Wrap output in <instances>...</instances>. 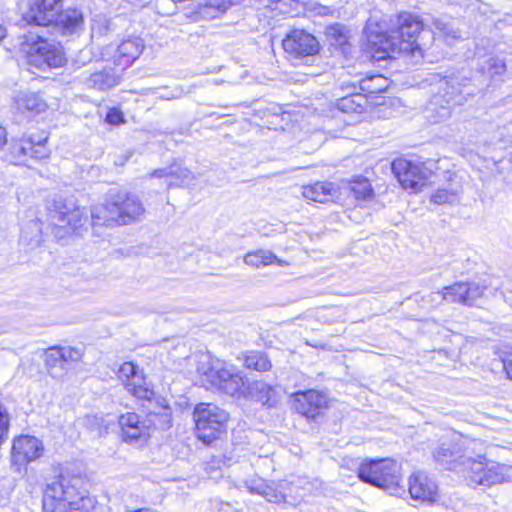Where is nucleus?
Listing matches in <instances>:
<instances>
[{
	"instance_id": "1",
	"label": "nucleus",
	"mask_w": 512,
	"mask_h": 512,
	"mask_svg": "<svg viewBox=\"0 0 512 512\" xmlns=\"http://www.w3.org/2000/svg\"><path fill=\"white\" fill-rule=\"evenodd\" d=\"M81 479L61 478L47 485L43 495L45 512H90L96 505L94 497L80 490Z\"/></svg>"
},
{
	"instance_id": "2",
	"label": "nucleus",
	"mask_w": 512,
	"mask_h": 512,
	"mask_svg": "<svg viewBox=\"0 0 512 512\" xmlns=\"http://www.w3.org/2000/svg\"><path fill=\"white\" fill-rule=\"evenodd\" d=\"M145 212L140 199L126 192H110L106 204L91 210L94 225H127L138 220Z\"/></svg>"
},
{
	"instance_id": "3",
	"label": "nucleus",
	"mask_w": 512,
	"mask_h": 512,
	"mask_svg": "<svg viewBox=\"0 0 512 512\" xmlns=\"http://www.w3.org/2000/svg\"><path fill=\"white\" fill-rule=\"evenodd\" d=\"M461 464L465 467L460 471L470 485L490 487L512 479L511 466L487 460L484 456L464 458Z\"/></svg>"
},
{
	"instance_id": "4",
	"label": "nucleus",
	"mask_w": 512,
	"mask_h": 512,
	"mask_svg": "<svg viewBox=\"0 0 512 512\" xmlns=\"http://www.w3.org/2000/svg\"><path fill=\"white\" fill-rule=\"evenodd\" d=\"M361 481L397 494L401 490L402 477L400 467L391 459L369 460L361 463L358 468Z\"/></svg>"
},
{
	"instance_id": "5",
	"label": "nucleus",
	"mask_w": 512,
	"mask_h": 512,
	"mask_svg": "<svg viewBox=\"0 0 512 512\" xmlns=\"http://www.w3.org/2000/svg\"><path fill=\"white\" fill-rule=\"evenodd\" d=\"M83 212L72 200L57 197L48 207L46 230L58 240L65 238L81 225Z\"/></svg>"
},
{
	"instance_id": "6",
	"label": "nucleus",
	"mask_w": 512,
	"mask_h": 512,
	"mask_svg": "<svg viewBox=\"0 0 512 512\" xmlns=\"http://www.w3.org/2000/svg\"><path fill=\"white\" fill-rule=\"evenodd\" d=\"M193 417L198 438L207 444L220 437L228 421V414L212 403L196 405Z\"/></svg>"
},
{
	"instance_id": "7",
	"label": "nucleus",
	"mask_w": 512,
	"mask_h": 512,
	"mask_svg": "<svg viewBox=\"0 0 512 512\" xmlns=\"http://www.w3.org/2000/svg\"><path fill=\"white\" fill-rule=\"evenodd\" d=\"M474 95L470 80L461 76H451L438 80V92L433 96L432 103L439 105L448 114V109L455 105H463L469 96Z\"/></svg>"
},
{
	"instance_id": "8",
	"label": "nucleus",
	"mask_w": 512,
	"mask_h": 512,
	"mask_svg": "<svg viewBox=\"0 0 512 512\" xmlns=\"http://www.w3.org/2000/svg\"><path fill=\"white\" fill-rule=\"evenodd\" d=\"M485 290H487L486 286H481L476 282H458L445 287L442 291L432 292L429 297L432 301L457 302L472 306L484 295Z\"/></svg>"
},
{
	"instance_id": "9",
	"label": "nucleus",
	"mask_w": 512,
	"mask_h": 512,
	"mask_svg": "<svg viewBox=\"0 0 512 512\" xmlns=\"http://www.w3.org/2000/svg\"><path fill=\"white\" fill-rule=\"evenodd\" d=\"M395 177L404 189L418 192L426 185L430 171L409 160L398 158L391 164Z\"/></svg>"
},
{
	"instance_id": "10",
	"label": "nucleus",
	"mask_w": 512,
	"mask_h": 512,
	"mask_svg": "<svg viewBox=\"0 0 512 512\" xmlns=\"http://www.w3.org/2000/svg\"><path fill=\"white\" fill-rule=\"evenodd\" d=\"M397 28L393 29L397 39L402 44L404 52L415 56L420 53V47L417 43V36L423 28L420 18L411 13H401L397 17Z\"/></svg>"
},
{
	"instance_id": "11",
	"label": "nucleus",
	"mask_w": 512,
	"mask_h": 512,
	"mask_svg": "<svg viewBox=\"0 0 512 512\" xmlns=\"http://www.w3.org/2000/svg\"><path fill=\"white\" fill-rule=\"evenodd\" d=\"M31 62L41 66L47 65L50 68L61 67L66 62V57L60 44L48 41L41 36L32 42L29 49Z\"/></svg>"
},
{
	"instance_id": "12",
	"label": "nucleus",
	"mask_w": 512,
	"mask_h": 512,
	"mask_svg": "<svg viewBox=\"0 0 512 512\" xmlns=\"http://www.w3.org/2000/svg\"><path fill=\"white\" fill-rule=\"evenodd\" d=\"M284 51L293 59L315 55L319 52V42L310 33L294 29L282 41Z\"/></svg>"
},
{
	"instance_id": "13",
	"label": "nucleus",
	"mask_w": 512,
	"mask_h": 512,
	"mask_svg": "<svg viewBox=\"0 0 512 512\" xmlns=\"http://www.w3.org/2000/svg\"><path fill=\"white\" fill-rule=\"evenodd\" d=\"M47 136L34 135L24 136L14 141L10 147L11 154L19 164L31 159H44L49 155V150L46 147Z\"/></svg>"
},
{
	"instance_id": "14",
	"label": "nucleus",
	"mask_w": 512,
	"mask_h": 512,
	"mask_svg": "<svg viewBox=\"0 0 512 512\" xmlns=\"http://www.w3.org/2000/svg\"><path fill=\"white\" fill-rule=\"evenodd\" d=\"M121 436L124 442L129 444L143 445L150 437V423L147 418H141L134 412L122 414L119 417Z\"/></svg>"
},
{
	"instance_id": "15",
	"label": "nucleus",
	"mask_w": 512,
	"mask_h": 512,
	"mask_svg": "<svg viewBox=\"0 0 512 512\" xmlns=\"http://www.w3.org/2000/svg\"><path fill=\"white\" fill-rule=\"evenodd\" d=\"M61 7L62 0H29L23 19L28 24L49 27L55 22Z\"/></svg>"
},
{
	"instance_id": "16",
	"label": "nucleus",
	"mask_w": 512,
	"mask_h": 512,
	"mask_svg": "<svg viewBox=\"0 0 512 512\" xmlns=\"http://www.w3.org/2000/svg\"><path fill=\"white\" fill-rule=\"evenodd\" d=\"M118 377L127 391L135 397L146 400H150L153 397V390L146 385L141 371L134 363H123L118 370Z\"/></svg>"
},
{
	"instance_id": "17",
	"label": "nucleus",
	"mask_w": 512,
	"mask_h": 512,
	"mask_svg": "<svg viewBox=\"0 0 512 512\" xmlns=\"http://www.w3.org/2000/svg\"><path fill=\"white\" fill-rule=\"evenodd\" d=\"M368 42L376 60L395 58L396 55L406 54L393 29L390 33H371L368 36Z\"/></svg>"
},
{
	"instance_id": "18",
	"label": "nucleus",
	"mask_w": 512,
	"mask_h": 512,
	"mask_svg": "<svg viewBox=\"0 0 512 512\" xmlns=\"http://www.w3.org/2000/svg\"><path fill=\"white\" fill-rule=\"evenodd\" d=\"M43 451V444L38 438L21 435L13 440L12 461L18 465H25L38 459Z\"/></svg>"
},
{
	"instance_id": "19",
	"label": "nucleus",
	"mask_w": 512,
	"mask_h": 512,
	"mask_svg": "<svg viewBox=\"0 0 512 512\" xmlns=\"http://www.w3.org/2000/svg\"><path fill=\"white\" fill-rule=\"evenodd\" d=\"M328 397L316 390L299 391L294 394L295 410L307 418L314 419L327 406Z\"/></svg>"
},
{
	"instance_id": "20",
	"label": "nucleus",
	"mask_w": 512,
	"mask_h": 512,
	"mask_svg": "<svg viewBox=\"0 0 512 512\" xmlns=\"http://www.w3.org/2000/svg\"><path fill=\"white\" fill-rule=\"evenodd\" d=\"M462 436L452 434L451 437L441 441L439 447L434 452L435 460L441 465H447V469H453L461 472L462 467L452 466L459 459L463 458Z\"/></svg>"
},
{
	"instance_id": "21",
	"label": "nucleus",
	"mask_w": 512,
	"mask_h": 512,
	"mask_svg": "<svg viewBox=\"0 0 512 512\" xmlns=\"http://www.w3.org/2000/svg\"><path fill=\"white\" fill-rule=\"evenodd\" d=\"M143 49L144 42L140 37H128L122 40L112 56L114 65L120 67V70L123 71L138 59Z\"/></svg>"
},
{
	"instance_id": "22",
	"label": "nucleus",
	"mask_w": 512,
	"mask_h": 512,
	"mask_svg": "<svg viewBox=\"0 0 512 512\" xmlns=\"http://www.w3.org/2000/svg\"><path fill=\"white\" fill-rule=\"evenodd\" d=\"M409 493L412 499L432 503L438 497V486L426 474L417 472L409 479Z\"/></svg>"
},
{
	"instance_id": "23",
	"label": "nucleus",
	"mask_w": 512,
	"mask_h": 512,
	"mask_svg": "<svg viewBox=\"0 0 512 512\" xmlns=\"http://www.w3.org/2000/svg\"><path fill=\"white\" fill-rule=\"evenodd\" d=\"M120 82V73L111 67H104L89 75L81 76V83L88 89L104 91L113 88Z\"/></svg>"
},
{
	"instance_id": "24",
	"label": "nucleus",
	"mask_w": 512,
	"mask_h": 512,
	"mask_svg": "<svg viewBox=\"0 0 512 512\" xmlns=\"http://www.w3.org/2000/svg\"><path fill=\"white\" fill-rule=\"evenodd\" d=\"M196 365V373L199 375L201 385L207 389L212 388L213 383L219 375L220 369L223 364L218 360L214 359L208 353H201L194 357Z\"/></svg>"
},
{
	"instance_id": "25",
	"label": "nucleus",
	"mask_w": 512,
	"mask_h": 512,
	"mask_svg": "<svg viewBox=\"0 0 512 512\" xmlns=\"http://www.w3.org/2000/svg\"><path fill=\"white\" fill-rule=\"evenodd\" d=\"M52 27L64 35L78 34L84 27L83 13L76 8L60 9Z\"/></svg>"
},
{
	"instance_id": "26",
	"label": "nucleus",
	"mask_w": 512,
	"mask_h": 512,
	"mask_svg": "<svg viewBox=\"0 0 512 512\" xmlns=\"http://www.w3.org/2000/svg\"><path fill=\"white\" fill-rule=\"evenodd\" d=\"M245 395L251 401L261 403L267 407H274L280 399L276 389L262 381H254L248 384Z\"/></svg>"
},
{
	"instance_id": "27",
	"label": "nucleus",
	"mask_w": 512,
	"mask_h": 512,
	"mask_svg": "<svg viewBox=\"0 0 512 512\" xmlns=\"http://www.w3.org/2000/svg\"><path fill=\"white\" fill-rule=\"evenodd\" d=\"M244 385V378L240 372L223 366L222 369H220L219 375L213 383L212 388H217L228 395L234 396L241 392Z\"/></svg>"
},
{
	"instance_id": "28",
	"label": "nucleus",
	"mask_w": 512,
	"mask_h": 512,
	"mask_svg": "<svg viewBox=\"0 0 512 512\" xmlns=\"http://www.w3.org/2000/svg\"><path fill=\"white\" fill-rule=\"evenodd\" d=\"M16 109L18 112L29 116L39 114L45 111L47 105L44 100L35 93H23L17 96L15 100Z\"/></svg>"
},
{
	"instance_id": "29",
	"label": "nucleus",
	"mask_w": 512,
	"mask_h": 512,
	"mask_svg": "<svg viewBox=\"0 0 512 512\" xmlns=\"http://www.w3.org/2000/svg\"><path fill=\"white\" fill-rule=\"evenodd\" d=\"M335 193L334 185L330 182H316L312 185L303 186L302 195L310 201L325 203Z\"/></svg>"
},
{
	"instance_id": "30",
	"label": "nucleus",
	"mask_w": 512,
	"mask_h": 512,
	"mask_svg": "<svg viewBox=\"0 0 512 512\" xmlns=\"http://www.w3.org/2000/svg\"><path fill=\"white\" fill-rule=\"evenodd\" d=\"M368 105V100L365 95L361 93H355L349 96L340 98L337 101V108L344 113H363Z\"/></svg>"
},
{
	"instance_id": "31",
	"label": "nucleus",
	"mask_w": 512,
	"mask_h": 512,
	"mask_svg": "<svg viewBox=\"0 0 512 512\" xmlns=\"http://www.w3.org/2000/svg\"><path fill=\"white\" fill-rule=\"evenodd\" d=\"M42 233L41 223L38 220L32 221L22 230L20 241L31 249L35 248L42 241Z\"/></svg>"
},
{
	"instance_id": "32",
	"label": "nucleus",
	"mask_w": 512,
	"mask_h": 512,
	"mask_svg": "<svg viewBox=\"0 0 512 512\" xmlns=\"http://www.w3.org/2000/svg\"><path fill=\"white\" fill-rule=\"evenodd\" d=\"M244 262L247 265L256 268L270 265L275 262H277L279 265H282V261L279 260L276 255H274L269 250H257L254 252H249L244 256Z\"/></svg>"
},
{
	"instance_id": "33",
	"label": "nucleus",
	"mask_w": 512,
	"mask_h": 512,
	"mask_svg": "<svg viewBox=\"0 0 512 512\" xmlns=\"http://www.w3.org/2000/svg\"><path fill=\"white\" fill-rule=\"evenodd\" d=\"M243 365L247 369H252L258 372H265L271 369L272 364L268 357L260 351H251L244 355Z\"/></svg>"
},
{
	"instance_id": "34",
	"label": "nucleus",
	"mask_w": 512,
	"mask_h": 512,
	"mask_svg": "<svg viewBox=\"0 0 512 512\" xmlns=\"http://www.w3.org/2000/svg\"><path fill=\"white\" fill-rule=\"evenodd\" d=\"M150 423V431L153 429L166 430L172 425V413L169 407H165L160 413H149L146 416Z\"/></svg>"
},
{
	"instance_id": "35",
	"label": "nucleus",
	"mask_w": 512,
	"mask_h": 512,
	"mask_svg": "<svg viewBox=\"0 0 512 512\" xmlns=\"http://www.w3.org/2000/svg\"><path fill=\"white\" fill-rule=\"evenodd\" d=\"M173 174L168 181V188L190 186L194 179L193 174L187 169L180 166L172 165Z\"/></svg>"
},
{
	"instance_id": "36",
	"label": "nucleus",
	"mask_w": 512,
	"mask_h": 512,
	"mask_svg": "<svg viewBox=\"0 0 512 512\" xmlns=\"http://www.w3.org/2000/svg\"><path fill=\"white\" fill-rule=\"evenodd\" d=\"M45 362L48 369L60 368L65 370L61 346H53L46 350Z\"/></svg>"
},
{
	"instance_id": "37",
	"label": "nucleus",
	"mask_w": 512,
	"mask_h": 512,
	"mask_svg": "<svg viewBox=\"0 0 512 512\" xmlns=\"http://www.w3.org/2000/svg\"><path fill=\"white\" fill-rule=\"evenodd\" d=\"M483 72L491 78H500L506 72V64L500 58H489L483 66Z\"/></svg>"
},
{
	"instance_id": "38",
	"label": "nucleus",
	"mask_w": 512,
	"mask_h": 512,
	"mask_svg": "<svg viewBox=\"0 0 512 512\" xmlns=\"http://www.w3.org/2000/svg\"><path fill=\"white\" fill-rule=\"evenodd\" d=\"M351 191L355 198L366 200L373 194L371 184L367 179L355 181L351 186Z\"/></svg>"
},
{
	"instance_id": "39",
	"label": "nucleus",
	"mask_w": 512,
	"mask_h": 512,
	"mask_svg": "<svg viewBox=\"0 0 512 512\" xmlns=\"http://www.w3.org/2000/svg\"><path fill=\"white\" fill-rule=\"evenodd\" d=\"M110 31V22L103 16H98L92 20V37H101Z\"/></svg>"
},
{
	"instance_id": "40",
	"label": "nucleus",
	"mask_w": 512,
	"mask_h": 512,
	"mask_svg": "<svg viewBox=\"0 0 512 512\" xmlns=\"http://www.w3.org/2000/svg\"><path fill=\"white\" fill-rule=\"evenodd\" d=\"M261 496L269 502L279 503L285 499L284 493L274 483H266V489L262 491Z\"/></svg>"
},
{
	"instance_id": "41",
	"label": "nucleus",
	"mask_w": 512,
	"mask_h": 512,
	"mask_svg": "<svg viewBox=\"0 0 512 512\" xmlns=\"http://www.w3.org/2000/svg\"><path fill=\"white\" fill-rule=\"evenodd\" d=\"M62 354H63V362L65 370L67 369V365L74 362H79L82 359L83 351L79 348L70 347V346H61Z\"/></svg>"
},
{
	"instance_id": "42",
	"label": "nucleus",
	"mask_w": 512,
	"mask_h": 512,
	"mask_svg": "<svg viewBox=\"0 0 512 512\" xmlns=\"http://www.w3.org/2000/svg\"><path fill=\"white\" fill-rule=\"evenodd\" d=\"M306 10L315 16H333L336 9L334 6H327L318 2H309L306 5Z\"/></svg>"
},
{
	"instance_id": "43",
	"label": "nucleus",
	"mask_w": 512,
	"mask_h": 512,
	"mask_svg": "<svg viewBox=\"0 0 512 512\" xmlns=\"http://www.w3.org/2000/svg\"><path fill=\"white\" fill-rule=\"evenodd\" d=\"M267 481L260 477H253L245 481V487L251 494H262V491L266 489Z\"/></svg>"
},
{
	"instance_id": "44",
	"label": "nucleus",
	"mask_w": 512,
	"mask_h": 512,
	"mask_svg": "<svg viewBox=\"0 0 512 512\" xmlns=\"http://www.w3.org/2000/svg\"><path fill=\"white\" fill-rule=\"evenodd\" d=\"M457 199L456 194L446 189H439L432 195V202L435 204L452 203Z\"/></svg>"
},
{
	"instance_id": "45",
	"label": "nucleus",
	"mask_w": 512,
	"mask_h": 512,
	"mask_svg": "<svg viewBox=\"0 0 512 512\" xmlns=\"http://www.w3.org/2000/svg\"><path fill=\"white\" fill-rule=\"evenodd\" d=\"M326 35L330 38H333L337 45H343L346 41V37L342 31V26L339 24L328 27Z\"/></svg>"
},
{
	"instance_id": "46",
	"label": "nucleus",
	"mask_w": 512,
	"mask_h": 512,
	"mask_svg": "<svg viewBox=\"0 0 512 512\" xmlns=\"http://www.w3.org/2000/svg\"><path fill=\"white\" fill-rule=\"evenodd\" d=\"M106 122L112 125H118L124 122L123 113L117 108H111L106 114Z\"/></svg>"
},
{
	"instance_id": "47",
	"label": "nucleus",
	"mask_w": 512,
	"mask_h": 512,
	"mask_svg": "<svg viewBox=\"0 0 512 512\" xmlns=\"http://www.w3.org/2000/svg\"><path fill=\"white\" fill-rule=\"evenodd\" d=\"M172 166L162 169H156L152 172L151 177L155 178H165L166 185L168 186V181L171 178V174H173Z\"/></svg>"
},
{
	"instance_id": "48",
	"label": "nucleus",
	"mask_w": 512,
	"mask_h": 512,
	"mask_svg": "<svg viewBox=\"0 0 512 512\" xmlns=\"http://www.w3.org/2000/svg\"><path fill=\"white\" fill-rule=\"evenodd\" d=\"M180 95H181V91H179L178 89L169 91L167 88H164V89H161V91H159V93H158V96L160 98L167 99V100L178 98V97H180Z\"/></svg>"
},
{
	"instance_id": "49",
	"label": "nucleus",
	"mask_w": 512,
	"mask_h": 512,
	"mask_svg": "<svg viewBox=\"0 0 512 512\" xmlns=\"http://www.w3.org/2000/svg\"><path fill=\"white\" fill-rule=\"evenodd\" d=\"M503 368L507 377L512 380V356L503 360Z\"/></svg>"
},
{
	"instance_id": "50",
	"label": "nucleus",
	"mask_w": 512,
	"mask_h": 512,
	"mask_svg": "<svg viewBox=\"0 0 512 512\" xmlns=\"http://www.w3.org/2000/svg\"><path fill=\"white\" fill-rule=\"evenodd\" d=\"M7 142V131L6 129L0 125V149L6 144Z\"/></svg>"
},
{
	"instance_id": "51",
	"label": "nucleus",
	"mask_w": 512,
	"mask_h": 512,
	"mask_svg": "<svg viewBox=\"0 0 512 512\" xmlns=\"http://www.w3.org/2000/svg\"><path fill=\"white\" fill-rule=\"evenodd\" d=\"M7 30L6 28L0 24V42L6 37Z\"/></svg>"
},
{
	"instance_id": "52",
	"label": "nucleus",
	"mask_w": 512,
	"mask_h": 512,
	"mask_svg": "<svg viewBox=\"0 0 512 512\" xmlns=\"http://www.w3.org/2000/svg\"><path fill=\"white\" fill-rule=\"evenodd\" d=\"M373 80L382 81L384 79L382 77L378 76V77L373 78Z\"/></svg>"
}]
</instances>
